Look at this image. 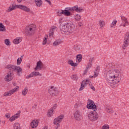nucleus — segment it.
I'll return each instance as SVG.
<instances>
[{
	"mask_svg": "<svg viewBox=\"0 0 129 129\" xmlns=\"http://www.w3.org/2000/svg\"><path fill=\"white\" fill-rule=\"evenodd\" d=\"M6 68L9 69V70H12V71H16L17 66L12 64H9L7 66Z\"/></svg>",
	"mask_w": 129,
	"mask_h": 129,
	"instance_id": "obj_21",
	"label": "nucleus"
},
{
	"mask_svg": "<svg viewBox=\"0 0 129 129\" xmlns=\"http://www.w3.org/2000/svg\"><path fill=\"white\" fill-rule=\"evenodd\" d=\"M62 21H63V19H60L59 20V24H62Z\"/></svg>",
	"mask_w": 129,
	"mask_h": 129,
	"instance_id": "obj_49",
	"label": "nucleus"
},
{
	"mask_svg": "<svg viewBox=\"0 0 129 129\" xmlns=\"http://www.w3.org/2000/svg\"><path fill=\"white\" fill-rule=\"evenodd\" d=\"M36 31V25L31 24L28 26H26L25 29V33L26 36H32Z\"/></svg>",
	"mask_w": 129,
	"mask_h": 129,
	"instance_id": "obj_4",
	"label": "nucleus"
},
{
	"mask_svg": "<svg viewBox=\"0 0 129 129\" xmlns=\"http://www.w3.org/2000/svg\"><path fill=\"white\" fill-rule=\"evenodd\" d=\"M61 44V41L59 40H56L54 42L53 46H58V45H60Z\"/></svg>",
	"mask_w": 129,
	"mask_h": 129,
	"instance_id": "obj_35",
	"label": "nucleus"
},
{
	"mask_svg": "<svg viewBox=\"0 0 129 129\" xmlns=\"http://www.w3.org/2000/svg\"><path fill=\"white\" fill-rule=\"evenodd\" d=\"M21 41L22 40L20 39V37H17L16 39L13 40V43L14 44L17 45V44H20V43H21Z\"/></svg>",
	"mask_w": 129,
	"mask_h": 129,
	"instance_id": "obj_25",
	"label": "nucleus"
},
{
	"mask_svg": "<svg viewBox=\"0 0 129 129\" xmlns=\"http://www.w3.org/2000/svg\"><path fill=\"white\" fill-rule=\"evenodd\" d=\"M21 41L22 40L20 39V37H17L16 39L13 40V43L14 44L17 45V44H20V43H21Z\"/></svg>",
	"mask_w": 129,
	"mask_h": 129,
	"instance_id": "obj_24",
	"label": "nucleus"
},
{
	"mask_svg": "<svg viewBox=\"0 0 129 129\" xmlns=\"http://www.w3.org/2000/svg\"><path fill=\"white\" fill-rule=\"evenodd\" d=\"M23 57H24V55L21 56V57L20 58H21L22 59H23Z\"/></svg>",
	"mask_w": 129,
	"mask_h": 129,
	"instance_id": "obj_57",
	"label": "nucleus"
},
{
	"mask_svg": "<svg viewBox=\"0 0 129 129\" xmlns=\"http://www.w3.org/2000/svg\"><path fill=\"white\" fill-rule=\"evenodd\" d=\"M100 70V67H97L96 68V70H95L94 72V77H97L98 76V74L99 73V70Z\"/></svg>",
	"mask_w": 129,
	"mask_h": 129,
	"instance_id": "obj_22",
	"label": "nucleus"
},
{
	"mask_svg": "<svg viewBox=\"0 0 129 129\" xmlns=\"http://www.w3.org/2000/svg\"><path fill=\"white\" fill-rule=\"evenodd\" d=\"M54 112V110H53V109L50 108L48 111V113H47V116H52V115H53V113Z\"/></svg>",
	"mask_w": 129,
	"mask_h": 129,
	"instance_id": "obj_29",
	"label": "nucleus"
},
{
	"mask_svg": "<svg viewBox=\"0 0 129 129\" xmlns=\"http://www.w3.org/2000/svg\"><path fill=\"white\" fill-rule=\"evenodd\" d=\"M20 113H21V112L18 111V113H16V115H14V116H12L9 119L11 121H14V120H16L17 118H19L20 117Z\"/></svg>",
	"mask_w": 129,
	"mask_h": 129,
	"instance_id": "obj_15",
	"label": "nucleus"
},
{
	"mask_svg": "<svg viewBox=\"0 0 129 129\" xmlns=\"http://www.w3.org/2000/svg\"><path fill=\"white\" fill-rule=\"evenodd\" d=\"M63 118L64 115H61L54 119L53 123L56 125L55 129H58V127L60 126L59 123L62 121V120H63Z\"/></svg>",
	"mask_w": 129,
	"mask_h": 129,
	"instance_id": "obj_7",
	"label": "nucleus"
},
{
	"mask_svg": "<svg viewBox=\"0 0 129 129\" xmlns=\"http://www.w3.org/2000/svg\"><path fill=\"white\" fill-rule=\"evenodd\" d=\"M87 108H88V109H92L94 111L97 110V106L95 105L94 102L90 99L88 100Z\"/></svg>",
	"mask_w": 129,
	"mask_h": 129,
	"instance_id": "obj_5",
	"label": "nucleus"
},
{
	"mask_svg": "<svg viewBox=\"0 0 129 129\" xmlns=\"http://www.w3.org/2000/svg\"><path fill=\"white\" fill-rule=\"evenodd\" d=\"M43 129H48V127L45 126Z\"/></svg>",
	"mask_w": 129,
	"mask_h": 129,
	"instance_id": "obj_55",
	"label": "nucleus"
},
{
	"mask_svg": "<svg viewBox=\"0 0 129 129\" xmlns=\"http://www.w3.org/2000/svg\"><path fill=\"white\" fill-rule=\"evenodd\" d=\"M21 63H22V58L19 57L17 59V65H20Z\"/></svg>",
	"mask_w": 129,
	"mask_h": 129,
	"instance_id": "obj_37",
	"label": "nucleus"
},
{
	"mask_svg": "<svg viewBox=\"0 0 129 129\" xmlns=\"http://www.w3.org/2000/svg\"><path fill=\"white\" fill-rule=\"evenodd\" d=\"M20 88V87L19 86H16V88H14L13 89L10 90L8 92H5L4 94V96L8 97V96H11L12 94H14L16 91H17V89H19Z\"/></svg>",
	"mask_w": 129,
	"mask_h": 129,
	"instance_id": "obj_13",
	"label": "nucleus"
},
{
	"mask_svg": "<svg viewBox=\"0 0 129 129\" xmlns=\"http://www.w3.org/2000/svg\"><path fill=\"white\" fill-rule=\"evenodd\" d=\"M3 123H5V121H3Z\"/></svg>",
	"mask_w": 129,
	"mask_h": 129,
	"instance_id": "obj_59",
	"label": "nucleus"
},
{
	"mask_svg": "<svg viewBox=\"0 0 129 129\" xmlns=\"http://www.w3.org/2000/svg\"><path fill=\"white\" fill-rule=\"evenodd\" d=\"M119 74H120V72L118 70H109L107 73L106 81L109 84L115 85V84H117L119 82V80L118 79Z\"/></svg>",
	"mask_w": 129,
	"mask_h": 129,
	"instance_id": "obj_1",
	"label": "nucleus"
},
{
	"mask_svg": "<svg viewBox=\"0 0 129 129\" xmlns=\"http://www.w3.org/2000/svg\"><path fill=\"white\" fill-rule=\"evenodd\" d=\"M71 78L73 80H75V81L78 80V77L76 75H72Z\"/></svg>",
	"mask_w": 129,
	"mask_h": 129,
	"instance_id": "obj_32",
	"label": "nucleus"
},
{
	"mask_svg": "<svg viewBox=\"0 0 129 129\" xmlns=\"http://www.w3.org/2000/svg\"><path fill=\"white\" fill-rule=\"evenodd\" d=\"M116 23H117L116 20L113 21L111 24V28H113V27L116 25Z\"/></svg>",
	"mask_w": 129,
	"mask_h": 129,
	"instance_id": "obj_38",
	"label": "nucleus"
},
{
	"mask_svg": "<svg viewBox=\"0 0 129 129\" xmlns=\"http://www.w3.org/2000/svg\"><path fill=\"white\" fill-rule=\"evenodd\" d=\"M76 11L77 13H81L83 10L81 8L78 7V6H75L72 8H66L64 10H61V12H58V16H61V15H64V16H67L69 17L71 15V12Z\"/></svg>",
	"mask_w": 129,
	"mask_h": 129,
	"instance_id": "obj_3",
	"label": "nucleus"
},
{
	"mask_svg": "<svg viewBox=\"0 0 129 129\" xmlns=\"http://www.w3.org/2000/svg\"><path fill=\"white\" fill-rule=\"evenodd\" d=\"M5 116L7 118H10V117H11V114H10V113H7L6 114Z\"/></svg>",
	"mask_w": 129,
	"mask_h": 129,
	"instance_id": "obj_46",
	"label": "nucleus"
},
{
	"mask_svg": "<svg viewBox=\"0 0 129 129\" xmlns=\"http://www.w3.org/2000/svg\"><path fill=\"white\" fill-rule=\"evenodd\" d=\"M115 114L116 115V113H115Z\"/></svg>",
	"mask_w": 129,
	"mask_h": 129,
	"instance_id": "obj_60",
	"label": "nucleus"
},
{
	"mask_svg": "<svg viewBox=\"0 0 129 129\" xmlns=\"http://www.w3.org/2000/svg\"><path fill=\"white\" fill-rule=\"evenodd\" d=\"M56 108H57V104H54L53 106L51 108L53 110H54V109H56Z\"/></svg>",
	"mask_w": 129,
	"mask_h": 129,
	"instance_id": "obj_45",
	"label": "nucleus"
},
{
	"mask_svg": "<svg viewBox=\"0 0 129 129\" xmlns=\"http://www.w3.org/2000/svg\"><path fill=\"white\" fill-rule=\"evenodd\" d=\"M13 85H14V86H16L17 84L16 83H13Z\"/></svg>",
	"mask_w": 129,
	"mask_h": 129,
	"instance_id": "obj_53",
	"label": "nucleus"
},
{
	"mask_svg": "<svg viewBox=\"0 0 129 129\" xmlns=\"http://www.w3.org/2000/svg\"><path fill=\"white\" fill-rule=\"evenodd\" d=\"M42 68H43V62H42L41 60H39L37 62L36 67L35 68V70L37 71L38 69H40L41 70Z\"/></svg>",
	"mask_w": 129,
	"mask_h": 129,
	"instance_id": "obj_16",
	"label": "nucleus"
},
{
	"mask_svg": "<svg viewBox=\"0 0 129 129\" xmlns=\"http://www.w3.org/2000/svg\"><path fill=\"white\" fill-rule=\"evenodd\" d=\"M55 29H56V27H55V26H53V27H52L51 29L50 30L49 36H50V37H52V36L54 35V32H55Z\"/></svg>",
	"mask_w": 129,
	"mask_h": 129,
	"instance_id": "obj_27",
	"label": "nucleus"
},
{
	"mask_svg": "<svg viewBox=\"0 0 129 129\" xmlns=\"http://www.w3.org/2000/svg\"><path fill=\"white\" fill-rule=\"evenodd\" d=\"M39 123V121L37 120H33L31 122V126L32 128H35V127H37L38 126V124Z\"/></svg>",
	"mask_w": 129,
	"mask_h": 129,
	"instance_id": "obj_17",
	"label": "nucleus"
},
{
	"mask_svg": "<svg viewBox=\"0 0 129 129\" xmlns=\"http://www.w3.org/2000/svg\"><path fill=\"white\" fill-rule=\"evenodd\" d=\"M46 3H48L50 6L52 5V3L50 2V0H45Z\"/></svg>",
	"mask_w": 129,
	"mask_h": 129,
	"instance_id": "obj_47",
	"label": "nucleus"
},
{
	"mask_svg": "<svg viewBox=\"0 0 129 129\" xmlns=\"http://www.w3.org/2000/svg\"><path fill=\"white\" fill-rule=\"evenodd\" d=\"M79 27H82V26H83V24H82V23L80 22L79 23Z\"/></svg>",
	"mask_w": 129,
	"mask_h": 129,
	"instance_id": "obj_50",
	"label": "nucleus"
},
{
	"mask_svg": "<svg viewBox=\"0 0 129 129\" xmlns=\"http://www.w3.org/2000/svg\"><path fill=\"white\" fill-rule=\"evenodd\" d=\"M91 89H92V90H93L94 91H95V88H94V87L92 86L91 87Z\"/></svg>",
	"mask_w": 129,
	"mask_h": 129,
	"instance_id": "obj_52",
	"label": "nucleus"
},
{
	"mask_svg": "<svg viewBox=\"0 0 129 129\" xmlns=\"http://www.w3.org/2000/svg\"><path fill=\"white\" fill-rule=\"evenodd\" d=\"M60 30L64 33L65 35H71L74 30H75V26L74 24L70 23H68L63 25L60 26Z\"/></svg>",
	"mask_w": 129,
	"mask_h": 129,
	"instance_id": "obj_2",
	"label": "nucleus"
},
{
	"mask_svg": "<svg viewBox=\"0 0 129 129\" xmlns=\"http://www.w3.org/2000/svg\"><path fill=\"white\" fill-rule=\"evenodd\" d=\"M99 116V115H98V113L96 112V111H91L88 114L89 119L91 121H95V120H97Z\"/></svg>",
	"mask_w": 129,
	"mask_h": 129,
	"instance_id": "obj_6",
	"label": "nucleus"
},
{
	"mask_svg": "<svg viewBox=\"0 0 129 129\" xmlns=\"http://www.w3.org/2000/svg\"><path fill=\"white\" fill-rule=\"evenodd\" d=\"M30 11L31 10L30 9V8H28L27 6H25L24 12H30Z\"/></svg>",
	"mask_w": 129,
	"mask_h": 129,
	"instance_id": "obj_41",
	"label": "nucleus"
},
{
	"mask_svg": "<svg viewBox=\"0 0 129 129\" xmlns=\"http://www.w3.org/2000/svg\"><path fill=\"white\" fill-rule=\"evenodd\" d=\"M75 107H77V104H76L75 105Z\"/></svg>",
	"mask_w": 129,
	"mask_h": 129,
	"instance_id": "obj_56",
	"label": "nucleus"
},
{
	"mask_svg": "<svg viewBox=\"0 0 129 129\" xmlns=\"http://www.w3.org/2000/svg\"><path fill=\"white\" fill-rule=\"evenodd\" d=\"M35 3L36 4V6L40 8V7H42V5H43V1L42 0H35Z\"/></svg>",
	"mask_w": 129,
	"mask_h": 129,
	"instance_id": "obj_23",
	"label": "nucleus"
},
{
	"mask_svg": "<svg viewBox=\"0 0 129 129\" xmlns=\"http://www.w3.org/2000/svg\"><path fill=\"white\" fill-rule=\"evenodd\" d=\"M121 19L122 20V22H123V23H124L122 25L123 27H125V26H127V25H128V22H127V19L126 18H125V17H124V16H122V17H121Z\"/></svg>",
	"mask_w": 129,
	"mask_h": 129,
	"instance_id": "obj_20",
	"label": "nucleus"
},
{
	"mask_svg": "<svg viewBox=\"0 0 129 129\" xmlns=\"http://www.w3.org/2000/svg\"><path fill=\"white\" fill-rule=\"evenodd\" d=\"M68 63L71 66H73L74 67H77V63H74L73 62V60H68Z\"/></svg>",
	"mask_w": 129,
	"mask_h": 129,
	"instance_id": "obj_26",
	"label": "nucleus"
},
{
	"mask_svg": "<svg viewBox=\"0 0 129 129\" xmlns=\"http://www.w3.org/2000/svg\"><path fill=\"white\" fill-rule=\"evenodd\" d=\"M48 93L52 96H56L59 93V91H58L57 88L52 86L48 89Z\"/></svg>",
	"mask_w": 129,
	"mask_h": 129,
	"instance_id": "obj_8",
	"label": "nucleus"
},
{
	"mask_svg": "<svg viewBox=\"0 0 129 129\" xmlns=\"http://www.w3.org/2000/svg\"><path fill=\"white\" fill-rule=\"evenodd\" d=\"M99 25H100V28H102V27L104 26V21L100 20L99 21Z\"/></svg>",
	"mask_w": 129,
	"mask_h": 129,
	"instance_id": "obj_39",
	"label": "nucleus"
},
{
	"mask_svg": "<svg viewBox=\"0 0 129 129\" xmlns=\"http://www.w3.org/2000/svg\"><path fill=\"white\" fill-rule=\"evenodd\" d=\"M92 77H93V76H91V78H92Z\"/></svg>",
	"mask_w": 129,
	"mask_h": 129,
	"instance_id": "obj_58",
	"label": "nucleus"
},
{
	"mask_svg": "<svg viewBox=\"0 0 129 129\" xmlns=\"http://www.w3.org/2000/svg\"><path fill=\"white\" fill-rule=\"evenodd\" d=\"M36 107H37V104H34V105L32 106V109H36Z\"/></svg>",
	"mask_w": 129,
	"mask_h": 129,
	"instance_id": "obj_48",
	"label": "nucleus"
},
{
	"mask_svg": "<svg viewBox=\"0 0 129 129\" xmlns=\"http://www.w3.org/2000/svg\"><path fill=\"white\" fill-rule=\"evenodd\" d=\"M37 76H42V74L39 72H32L26 77V79H30L32 77H37Z\"/></svg>",
	"mask_w": 129,
	"mask_h": 129,
	"instance_id": "obj_12",
	"label": "nucleus"
},
{
	"mask_svg": "<svg viewBox=\"0 0 129 129\" xmlns=\"http://www.w3.org/2000/svg\"><path fill=\"white\" fill-rule=\"evenodd\" d=\"M128 41H129V32H127L124 36V42L122 45V48L125 49L126 47L128 46Z\"/></svg>",
	"mask_w": 129,
	"mask_h": 129,
	"instance_id": "obj_11",
	"label": "nucleus"
},
{
	"mask_svg": "<svg viewBox=\"0 0 129 129\" xmlns=\"http://www.w3.org/2000/svg\"><path fill=\"white\" fill-rule=\"evenodd\" d=\"M18 3H21L22 0H17Z\"/></svg>",
	"mask_w": 129,
	"mask_h": 129,
	"instance_id": "obj_54",
	"label": "nucleus"
},
{
	"mask_svg": "<svg viewBox=\"0 0 129 129\" xmlns=\"http://www.w3.org/2000/svg\"><path fill=\"white\" fill-rule=\"evenodd\" d=\"M87 72H88V69H86V70L84 72V74H86V73H87Z\"/></svg>",
	"mask_w": 129,
	"mask_h": 129,
	"instance_id": "obj_51",
	"label": "nucleus"
},
{
	"mask_svg": "<svg viewBox=\"0 0 129 129\" xmlns=\"http://www.w3.org/2000/svg\"><path fill=\"white\" fill-rule=\"evenodd\" d=\"M121 25H120V27H121Z\"/></svg>",
	"mask_w": 129,
	"mask_h": 129,
	"instance_id": "obj_61",
	"label": "nucleus"
},
{
	"mask_svg": "<svg viewBox=\"0 0 129 129\" xmlns=\"http://www.w3.org/2000/svg\"><path fill=\"white\" fill-rule=\"evenodd\" d=\"M81 19V16L77 14V16L76 17V20H77V21H79V20H80Z\"/></svg>",
	"mask_w": 129,
	"mask_h": 129,
	"instance_id": "obj_42",
	"label": "nucleus"
},
{
	"mask_svg": "<svg viewBox=\"0 0 129 129\" xmlns=\"http://www.w3.org/2000/svg\"><path fill=\"white\" fill-rule=\"evenodd\" d=\"M15 72H17V75L18 76H21V74H22L23 72V69L21 68V67L18 66H16V68L15 69V71H14Z\"/></svg>",
	"mask_w": 129,
	"mask_h": 129,
	"instance_id": "obj_19",
	"label": "nucleus"
},
{
	"mask_svg": "<svg viewBox=\"0 0 129 129\" xmlns=\"http://www.w3.org/2000/svg\"><path fill=\"white\" fill-rule=\"evenodd\" d=\"M106 111H107V112H108V113H112V112H113L112 109L109 108H106Z\"/></svg>",
	"mask_w": 129,
	"mask_h": 129,
	"instance_id": "obj_36",
	"label": "nucleus"
},
{
	"mask_svg": "<svg viewBox=\"0 0 129 129\" xmlns=\"http://www.w3.org/2000/svg\"><path fill=\"white\" fill-rule=\"evenodd\" d=\"M48 38L46 37H44L43 38V45H46L47 44V40Z\"/></svg>",
	"mask_w": 129,
	"mask_h": 129,
	"instance_id": "obj_40",
	"label": "nucleus"
},
{
	"mask_svg": "<svg viewBox=\"0 0 129 129\" xmlns=\"http://www.w3.org/2000/svg\"><path fill=\"white\" fill-rule=\"evenodd\" d=\"M102 129H109V126L108 125H104Z\"/></svg>",
	"mask_w": 129,
	"mask_h": 129,
	"instance_id": "obj_44",
	"label": "nucleus"
},
{
	"mask_svg": "<svg viewBox=\"0 0 129 129\" xmlns=\"http://www.w3.org/2000/svg\"><path fill=\"white\" fill-rule=\"evenodd\" d=\"M91 66H92V64H91V62H89L88 63V65L86 67L87 69H89V68H91Z\"/></svg>",
	"mask_w": 129,
	"mask_h": 129,
	"instance_id": "obj_43",
	"label": "nucleus"
},
{
	"mask_svg": "<svg viewBox=\"0 0 129 129\" xmlns=\"http://www.w3.org/2000/svg\"><path fill=\"white\" fill-rule=\"evenodd\" d=\"M25 7L26 6H23V5H16V6L12 5V7L10 6L9 7V9H8V12H12V11H14V10H16V9H20L22 11H25Z\"/></svg>",
	"mask_w": 129,
	"mask_h": 129,
	"instance_id": "obj_9",
	"label": "nucleus"
},
{
	"mask_svg": "<svg viewBox=\"0 0 129 129\" xmlns=\"http://www.w3.org/2000/svg\"><path fill=\"white\" fill-rule=\"evenodd\" d=\"M76 60L79 62H81L82 60V55L81 54H78L76 57Z\"/></svg>",
	"mask_w": 129,
	"mask_h": 129,
	"instance_id": "obj_30",
	"label": "nucleus"
},
{
	"mask_svg": "<svg viewBox=\"0 0 129 129\" xmlns=\"http://www.w3.org/2000/svg\"><path fill=\"white\" fill-rule=\"evenodd\" d=\"M5 79L6 81H11L13 80V77L12 76V73H8L7 75L5 77Z\"/></svg>",
	"mask_w": 129,
	"mask_h": 129,
	"instance_id": "obj_18",
	"label": "nucleus"
},
{
	"mask_svg": "<svg viewBox=\"0 0 129 129\" xmlns=\"http://www.w3.org/2000/svg\"><path fill=\"white\" fill-rule=\"evenodd\" d=\"M88 83H89V81L88 80H86V81L84 80L81 84V87L79 89V91H82V90L85 88V85H86V84H88Z\"/></svg>",
	"mask_w": 129,
	"mask_h": 129,
	"instance_id": "obj_14",
	"label": "nucleus"
},
{
	"mask_svg": "<svg viewBox=\"0 0 129 129\" xmlns=\"http://www.w3.org/2000/svg\"><path fill=\"white\" fill-rule=\"evenodd\" d=\"M28 93V88L26 87L25 89L22 91V94L24 95V96H25V95H27V94Z\"/></svg>",
	"mask_w": 129,
	"mask_h": 129,
	"instance_id": "obj_31",
	"label": "nucleus"
},
{
	"mask_svg": "<svg viewBox=\"0 0 129 129\" xmlns=\"http://www.w3.org/2000/svg\"><path fill=\"white\" fill-rule=\"evenodd\" d=\"M74 116L75 119L78 121H80V120L82 119V113L78 110L75 111V113L74 114Z\"/></svg>",
	"mask_w": 129,
	"mask_h": 129,
	"instance_id": "obj_10",
	"label": "nucleus"
},
{
	"mask_svg": "<svg viewBox=\"0 0 129 129\" xmlns=\"http://www.w3.org/2000/svg\"><path fill=\"white\" fill-rule=\"evenodd\" d=\"M5 43L7 46H10L11 45V41H10V39H7L5 40Z\"/></svg>",
	"mask_w": 129,
	"mask_h": 129,
	"instance_id": "obj_34",
	"label": "nucleus"
},
{
	"mask_svg": "<svg viewBox=\"0 0 129 129\" xmlns=\"http://www.w3.org/2000/svg\"><path fill=\"white\" fill-rule=\"evenodd\" d=\"M0 32H6V27L3 23H0Z\"/></svg>",
	"mask_w": 129,
	"mask_h": 129,
	"instance_id": "obj_28",
	"label": "nucleus"
},
{
	"mask_svg": "<svg viewBox=\"0 0 129 129\" xmlns=\"http://www.w3.org/2000/svg\"><path fill=\"white\" fill-rule=\"evenodd\" d=\"M14 129H21V125H20V123H14Z\"/></svg>",
	"mask_w": 129,
	"mask_h": 129,
	"instance_id": "obj_33",
	"label": "nucleus"
}]
</instances>
